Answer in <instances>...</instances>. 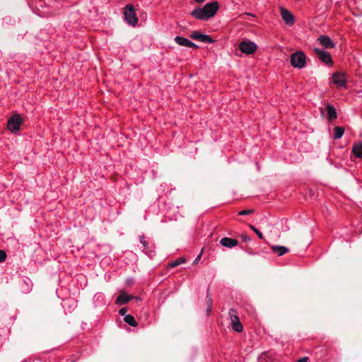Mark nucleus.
Returning a JSON list of instances; mask_svg holds the SVG:
<instances>
[{"mask_svg": "<svg viewBox=\"0 0 362 362\" xmlns=\"http://www.w3.org/2000/svg\"><path fill=\"white\" fill-rule=\"evenodd\" d=\"M352 153L358 158L362 159V143L354 145Z\"/></svg>", "mask_w": 362, "mask_h": 362, "instance_id": "obj_18", "label": "nucleus"}, {"mask_svg": "<svg viewBox=\"0 0 362 362\" xmlns=\"http://www.w3.org/2000/svg\"><path fill=\"white\" fill-rule=\"evenodd\" d=\"M325 110L327 111V117L329 122H332L337 118V111L332 105L327 103L325 106Z\"/></svg>", "mask_w": 362, "mask_h": 362, "instance_id": "obj_14", "label": "nucleus"}, {"mask_svg": "<svg viewBox=\"0 0 362 362\" xmlns=\"http://www.w3.org/2000/svg\"><path fill=\"white\" fill-rule=\"evenodd\" d=\"M239 49L243 53L252 54L255 52L257 46L255 42L249 40H245L239 43Z\"/></svg>", "mask_w": 362, "mask_h": 362, "instance_id": "obj_4", "label": "nucleus"}, {"mask_svg": "<svg viewBox=\"0 0 362 362\" xmlns=\"http://www.w3.org/2000/svg\"><path fill=\"white\" fill-rule=\"evenodd\" d=\"M127 311V309L126 308H122L119 310V315L123 316V315H125Z\"/></svg>", "mask_w": 362, "mask_h": 362, "instance_id": "obj_28", "label": "nucleus"}, {"mask_svg": "<svg viewBox=\"0 0 362 362\" xmlns=\"http://www.w3.org/2000/svg\"><path fill=\"white\" fill-rule=\"evenodd\" d=\"M124 321L132 327H136L138 325L134 316L132 315H126L124 317Z\"/></svg>", "mask_w": 362, "mask_h": 362, "instance_id": "obj_20", "label": "nucleus"}, {"mask_svg": "<svg viewBox=\"0 0 362 362\" xmlns=\"http://www.w3.org/2000/svg\"><path fill=\"white\" fill-rule=\"evenodd\" d=\"M205 0H195L196 2L199 3V4H201L202 2H204Z\"/></svg>", "mask_w": 362, "mask_h": 362, "instance_id": "obj_32", "label": "nucleus"}, {"mask_svg": "<svg viewBox=\"0 0 362 362\" xmlns=\"http://www.w3.org/2000/svg\"><path fill=\"white\" fill-rule=\"evenodd\" d=\"M280 11L281 18L286 22V23L289 25H293L295 21L293 14L288 10L283 7L280 8Z\"/></svg>", "mask_w": 362, "mask_h": 362, "instance_id": "obj_9", "label": "nucleus"}, {"mask_svg": "<svg viewBox=\"0 0 362 362\" xmlns=\"http://www.w3.org/2000/svg\"><path fill=\"white\" fill-rule=\"evenodd\" d=\"M317 42L325 49H330L334 47V43L331 38L327 35H320L317 38Z\"/></svg>", "mask_w": 362, "mask_h": 362, "instance_id": "obj_10", "label": "nucleus"}, {"mask_svg": "<svg viewBox=\"0 0 362 362\" xmlns=\"http://www.w3.org/2000/svg\"><path fill=\"white\" fill-rule=\"evenodd\" d=\"M249 227L257 235L259 238H260V239L263 238L262 233L257 228H256L254 226H252L251 224L249 225Z\"/></svg>", "mask_w": 362, "mask_h": 362, "instance_id": "obj_23", "label": "nucleus"}, {"mask_svg": "<svg viewBox=\"0 0 362 362\" xmlns=\"http://www.w3.org/2000/svg\"><path fill=\"white\" fill-rule=\"evenodd\" d=\"M202 251H203V250ZM202 255V252H201L200 254L197 256V257L194 259V261L193 262V264H196L199 262V259H201Z\"/></svg>", "mask_w": 362, "mask_h": 362, "instance_id": "obj_29", "label": "nucleus"}, {"mask_svg": "<svg viewBox=\"0 0 362 362\" xmlns=\"http://www.w3.org/2000/svg\"><path fill=\"white\" fill-rule=\"evenodd\" d=\"M190 37L193 40H199L205 43H213V40L209 35L200 33L199 31H194L190 35Z\"/></svg>", "mask_w": 362, "mask_h": 362, "instance_id": "obj_8", "label": "nucleus"}, {"mask_svg": "<svg viewBox=\"0 0 362 362\" xmlns=\"http://www.w3.org/2000/svg\"><path fill=\"white\" fill-rule=\"evenodd\" d=\"M133 297L132 296L122 292L117 298L115 303L116 304H126Z\"/></svg>", "mask_w": 362, "mask_h": 362, "instance_id": "obj_15", "label": "nucleus"}, {"mask_svg": "<svg viewBox=\"0 0 362 362\" xmlns=\"http://www.w3.org/2000/svg\"><path fill=\"white\" fill-rule=\"evenodd\" d=\"M220 243L223 247L232 248L238 245V241L236 239L226 237L221 239Z\"/></svg>", "mask_w": 362, "mask_h": 362, "instance_id": "obj_13", "label": "nucleus"}, {"mask_svg": "<svg viewBox=\"0 0 362 362\" xmlns=\"http://www.w3.org/2000/svg\"><path fill=\"white\" fill-rule=\"evenodd\" d=\"M141 243L144 245L145 248L148 247V243L145 240L144 236L141 235L139 237Z\"/></svg>", "mask_w": 362, "mask_h": 362, "instance_id": "obj_26", "label": "nucleus"}, {"mask_svg": "<svg viewBox=\"0 0 362 362\" xmlns=\"http://www.w3.org/2000/svg\"><path fill=\"white\" fill-rule=\"evenodd\" d=\"M271 248L274 252L278 253L279 256L284 255L288 251V249L284 246L272 245Z\"/></svg>", "mask_w": 362, "mask_h": 362, "instance_id": "obj_16", "label": "nucleus"}, {"mask_svg": "<svg viewBox=\"0 0 362 362\" xmlns=\"http://www.w3.org/2000/svg\"><path fill=\"white\" fill-rule=\"evenodd\" d=\"M332 81L338 87L345 86L346 80L344 74L334 73L332 75Z\"/></svg>", "mask_w": 362, "mask_h": 362, "instance_id": "obj_11", "label": "nucleus"}, {"mask_svg": "<svg viewBox=\"0 0 362 362\" xmlns=\"http://www.w3.org/2000/svg\"><path fill=\"white\" fill-rule=\"evenodd\" d=\"M334 139H339L343 136V134L344 133V128H343L341 127L337 126L334 128Z\"/></svg>", "mask_w": 362, "mask_h": 362, "instance_id": "obj_19", "label": "nucleus"}, {"mask_svg": "<svg viewBox=\"0 0 362 362\" xmlns=\"http://www.w3.org/2000/svg\"><path fill=\"white\" fill-rule=\"evenodd\" d=\"M6 258V253L4 250H0V262H4Z\"/></svg>", "mask_w": 362, "mask_h": 362, "instance_id": "obj_25", "label": "nucleus"}, {"mask_svg": "<svg viewBox=\"0 0 362 362\" xmlns=\"http://www.w3.org/2000/svg\"><path fill=\"white\" fill-rule=\"evenodd\" d=\"M313 52L320 61L329 66L332 65L333 62L329 52L321 50L319 48H314Z\"/></svg>", "mask_w": 362, "mask_h": 362, "instance_id": "obj_7", "label": "nucleus"}, {"mask_svg": "<svg viewBox=\"0 0 362 362\" xmlns=\"http://www.w3.org/2000/svg\"><path fill=\"white\" fill-rule=\"evenodd\" d=\"M253 212H254V209H245V210L240 211L238 213V215L246 216V215L252 214Z\"/></svg>", "mask_w": 362, "mask_h": 362, "instance_id": "obj_24", "label": "nucleus"}, {"mask_svg": "<svg viewBox=\"0 0 362 362\" xmlns=\"http://www.w3.org/2000/svg\"><path fill=\"white\" fill-rule=\"evenodd\" d=\"M211 308H208V307H207V309H206V315H207V316H209V315H211Z\"/></svg>", "mask_w": 362, "mask_h": 362, "instance_id": "obj_31", "label": "nucleus"}, {"mask_svg": "<svg viewBox=\"0 0 362 362\" xmlns=\"http://www.w3.org/2000/svg\"><path fill=\"white\" fill-rule=\"evenodd\" d=\"M257 362H275V360L269 355V353H262L257 358Z\"/></svg>", "mask_w": 362, "mask_h": 362, "instance_id": "obj_17", "label": "nucleus"}, {"mask_svg": "<svg viewBox=\"0 0 362 362\" xmlns=\"http://www.w3.org/2000/svg\"><path fill=\"white\" fill-rule=\"evenodd\" d=\"M308 361V358L303 357L300 358L297 362H307Z\"/></svg>", "mask_w": 362, "mask_h": 362, "instance_id": "obj_30", "label": "nucleus"}, {"mask_svg": "<svg viewBox=\"0 0 362 362\" xmlns=\"http://www.w3.org/2000/svg\"><path fill=\"white\" fill-rule=\"evenodd\" d=\"M218 7V1L207 3L203 8H197L192 11L191 15L197 19L207 20L216 14Z\"/></svg>", "mask_w": 362, "mask_h": 362, "instance_id": "obj_1", "label": "nucleus"}, {"mask_svg": "<svg viewBox=\"0 0 362 362\" xmlns=\"http://www.w3.org/2000/svg\"><path fill=\"white\" fill-rule=\"evenodd\" d=\"M185 261H186L185 258H184V257L179 258V259L175 260L174 262H171L170 264H169V267L170 268H174V267L179 266L180 264L185 262Z\"/></svg>", "mask_w": 362, "mask_h": 362, "instance_id": "obj_21", "label": "nucleus"}, {"mask_svg": "<svg viewBox=\"0 0 362 362\" xmlns=\"http://www.w3.org/2000/svg\"><path fill=\"white\" fill-rule=\"evenodd\" d=\"M124 15L125 20L127 23L134 26L138 22V18L136 16L135 8L132 4H127L125 7Z\"/></svg>", "mask_w": 362, "mask_h": 362, "instance_id": "obj_3", "label": "nucleus"}, {"mask_svg": "<svg viewBox=\"0 0 362 362\" xmlns=\"http://www.w3.org/2000/svg\"><path fill=\"white\" fill-rule=\"evenodd\" d=\"M241 238L244 242H249L251 240L250 238L247 234H242Z\"/></svg>", "mask_w": 362, "mask_h": 362, "instance_id": "obj_27", "label": "nucleus"}, {"mask_svg": "<svg viewBox=\"0 0 362 362\" xmlns=\"http://www.w3.org/2000/svg\"><path fill=\"white\" fill-rule=\"evenodd\" d=\"M291 64L294 68L303 69L306 65V55L303 51H297L291 55Z\"/></svg>", "mask_w": 362, "mask_h": 362, "instance_id": "obj_2", "label": "nucleus"}, {"mask_svg": "<svg viewBox=\"0 0 362 362\" xmlns=\"http://www.w3.org/2000/svg\"><path fill=\"white\" fill-rule=\"evenodd\" d=\"M228 314L230 315L233 329L237 332H242L243 331V325L239 320V317L236 315V310L235 309L231 308L229 310Z\"/></svg>", "mask_w": 362, "mask_h": 362, "instance_id": "obj_6", "label": "nucleus"}, {"mask_svg": "<svg viewBox=\"0 0 362 362\" xmlns=\"http://www.w3.org/2000/svg\"><path fill=\"white\" fill-rule=\"evenodd\" d=\"M175 41L176 42V43L181 46H185L194 49L198 48V46L197 45H195L194 42H191L188 39L185 38L183 37L177 36L175 38Z\"/></svg>", "mask_w": 362, "mask_h": 362, "instance_id": "obj_12", "label": "nucleus"}, {"mask_svg": "<svg viewBox=\"0 0 362 362\" xmlns=\"http://www.w3.org/2000/svg\"><path fill=\"white\" fill-rule=\"evenodd\" d=\"M206 298H207V300H206L207 307L212 308L213 300H212L211 295L209 293V290L207 291V293H206Z\"/></svg>", "mask_w": 362, "mask_h": 362, "instance_id": "obj_22", "label": "nucleus"}, {"mask_svg": "<svg viewBox=\"0 0 362 362\" xmlns=\"http://www.w3.org/2000/svg\"><path fill=\"white\" fill-rule=\"evenodd\" d=\"M22 123L23 120L20 115L16 114L8 119L7 122V127L11 132H16L20 129V126Z\"/></svg>", "mask_w": 362, "mask_h": 362, "instance_id": "obj_5", "label": "nucleus"}]
</instances>
